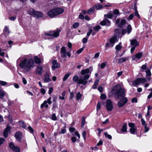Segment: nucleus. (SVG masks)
<instances>
[{
    "label": "nucleus",
    "mask_w": 152,
    "mask_h": 152,
    "mask_svg": "<svg viewBox=\"0 0 152 152\" xmlns=\"http://www.w3.org/2000/svg\"><path fill=\"white\" fill-rule=\"evenodd\" d=\"M33 65L34 61L32 59L30 58L27 61V59L25 58L20 62L19 66L27 72L33 66Z\"/></svg>",
    "instance_id": "nucleus-1"
},
{
    "label": "nucleus",
    "mask_w": 152,
    "mask_h": 152,
    "mask_svg": "<svg viewBox=\"0 0 152 152\" xmlns=\"http://www.w3.org/2000/svg\"><path fill=\"white\" fill-rule=\"evenodd\" d=\"M112 91L115 92L114 94V96L115 97H117L118 99L124 97L125 96L124 89L122 88L120 86H115L112 89Z\"/></svg>",
    "instance_id": "nucleus-2"
},
{
    "label": "nucleus",
    "mask_w": 152,
    "mask_h": 152,
    "mask_svg": "<svg viewBox=\"0 0 152 152\" xmlns=\"http://www.w3.org/2000/svg\"><path fill=\"white\" fill-rule=\"evenodd\" d=\"M90 75H86L84 77H80L79 79L78 76L76 75L73 77V80L74 82H77V83L79 84L86 85L88 82L87 80L90 77Z\"/></svg>",
    "instance_id": "nucleus-3"
},
{
    "label": "nucleus",
    "mask_w": 152,
    "mask_h": 152,
    "mask_svg": "<svg viewBox=\"0 0 152 152\" xmlns=\"http://www.w3.org/2000/svg\"><path fill=\"white\" fill-rule=\"evenodd\" d=\"M64 12L63 9L60 8H56L50 10L48 13V15L51 18H53L55 16L62 13Z\"/></svg>",
    "instance_id": "nucleus-4"
},
{
    "label": "nucleus",
    "mask_w": 152,
    "mask_h": 152,
    "mask_svg": "<svg viewBox=\"0 0 152 152\" xmlns=\"http://www.w3.org/2000/svg\"><path fill=\"white\" fill-rule=\"evenodd\" d=\"M29 15L37 18L42 17L43 16L42 13L39 12L35 11L33 9H30L29 10Z\"/></svg>",
    "instance_id": "nucleus-5"
},
{
    "label": "nucleus",
    "mask_w": 152,
    "mask_h": 152,
    "mask_svg": "<svg viewBox=\"0 0 152 152\" xmlns=\"http://www.w3.org/2000/svg\"><path fill=\"white\" fill-rule=\"evenodd\" d=\"M147 80L145 78H138L135 81H132V84L134 86H136L140 84H143L147 82Z\"/></svg>",
    "instance_id": "nucleus-6"
},
{
    "label": "nucleus",
    "mask_w": 152,
    "mask_h": 152,
    "mask_svg": "<svg viewBox=\"0 0 152 152\" xmlns=\"http://www.w3.org/2000/svg\"><path fill=\"white\" fill-rule=\"evenodd\" d=\"M61 30L59 29H57L56 31L50 32L49 33H46L45 34L46 36H49L53 37H56L59 35V33Z\"/></svg>",
    "instance_id": "nucleus-7"
},
{
    "label": "nucleus",
    "mask_w": 152,
    "mask_h": 152,
    "mask_svg": "<svg viewBox=\"0 0 152 152\" xmlns=\"http://www.w3.org/2000/svg\"><path fill=\"white\" fill-rule=\"evenodd\" d=\"M60 53L61 57L63 58L66 57L67 55L69 57L71 56L70 52H66V48L64 47H62L61 48Z\"/></svg>",
    "instance_id": "nucleus-8"
},
{
    "label": "nucleus",
    "mask_w": 152,
    "mask_h": 152,
    "mask_svg": "<svg viewBox=\"0 0 152 152\" xmlns=\"http://www.w3.org/2000/svg\"><path fill=\"white\" fill-rule=\"evenodd\" d=\"M106 108L108 111H111L113 109L112 102L110 99H108L106 101Z\"/></svg>",
    "instance_id": "nucleus-9"
},
{
    "label": "nucleus",
    "mask_w": 152,
    "mask_h": 152,
    "mask_svg": "<svg viewBox=\"0 0 152 152\" xmlns=\"http://www.w3.org/2000/svg\"><path fill=\"white\" fill-rule=\"evenodd\" d=\"M93 70V69L92 67H90L89 68H87L84 69H82L80 72L81 75H84L86 74H88L90 73L91 74Z\"/></svg>",
    "instance_id": "nucleus-10"
},
{
    "label": "nucleus",
    "mask_w": 152,
    "mask_h": 152,
    "mask_svg": "<svg viewBox=\"0 0 152 152\" xmlns=\"http://www.w3.org/2000/svg\"><path fill=\"white\" fill-rule=\"evenodd\" d=\"M128 100L126 98H124L120 101L118 103V105L119 107H123L127 102Z\"/></svg>",
    "instance_id": "nucleus-11"
},
{
    "label": "nucleus",
    "mask_w": 152,
    "mask_h": 152,
    "mask_svg": "<svg viewBox=\"0 0 152 152\" xmlns=\"http://www.w3.org/2000/svg\"><path fill=\"white\" fill-rule=\"evenodd\" d=\"M110 21L107 18H104V20L100 23V24L102 26H109L110 25Z\"/></svg>",
    "instance_id": "nucleus-12"
},
{
    "label": "nucleus",
    "mask_w": 152,
    "mask_h": 152,
    "mask_svg": "<svg viewBox=\"0 0 152 152\" xmlns=\"http://www.w3.org/2000/svg\"><path fill=\"white\" fill-rule=\"evenodd\" d=\"M52 63L53 64L52 68L53 70L54 71L56 68H59L60 67V64L57 62L56 60L52 61Z\"/></svg>",
    "instance_id": "nucleus-13"
},
{
    "label": "nucleus",
    "mask_w": 152,
    "mask_h": 152,
    "mask_svg": "<svg viewBox=\"0 0 152 152\" xmlns=\"http://www.w3.org/2000/svg\"><path fill=\"white\" fill-rule=\"evenodd\" d=\"M43 72V67L40 65L38 66L35 72L38 75H41Z\"/></svg>",
    "instance_id": "nucleus-14"
},
{
    "label": "nucleus",
    "mask_w": 152,
    "mask_h": 152,
    "mask_svg": "<svg viewBox=\"0 0 152 152\" xmlns=\"http://www.w3.org/2000/svg\"><path fill=\"white\" fill-rule=\"evenodd\" d=\"M130 44L131 45L133 46L134 47H137L139 45V44L137 41L135 39H133L130 40Z\"/></svg>",
    "instance_id": "nucleus-15"
},
{
    "label": "nucleus",
    "mask_w": 152,
    "mask_h": 152,
    "mask_svg": "<svg viewBox=\"0 0 152 152\" xmlns=\"http://www.w3.org/2000/svg\"><path fill=\"white\" fill-rule=\"evenodd\" d=\"M10 127L8 126H7L3 132L4 136V137H7L8 134L10 132Z\"/></svg>",
    "instance_id": "nucleus-16"
},
{
    "label": "nucleus",
    "mask_w": 152,
    "mask_h": 152,
    "mask_svg": "<svg viewBox=\"0 0 152 152\" xmlns=\"http://www.w3.org/2000/svg\"><path fill=\"white\" fill-rule=\"evenodd\" d=\"M118 38L116 36H113L110 39V42L111 44H113L112 46H113L114 44L118 41Z\"/></svg>",
    "instance_id": "nucleus-17"
},
{
    "label": "nucleus",
    "mask_w": 152,
    "mask_h": 152,
    "mask_svg": "<svg viewBox=\"0 0 152 152\" xmlns=\"http://www.w3.org/2000/svg\"><path fill=\"white\" fill-rule=\"evenodd\" d=\"M21 134L20 132H18L16 133L15 134V137L17 140L19 142H20L21 139Z\"/></svg>",
    "instance_id": "nucleus-18"
},
{
    "label": "nucleus",
    "mask_w": 152,
    "mask_h": 152,
    "mask_svg": "<svg viewBox=\"0 0 152 152\" xmlns=\"http://www.w3.org/2000/svg\"><path fill=\"white\" fill-rule=\"evenodd\" d=\"M51 80L50 78V77L49 74L47 73L45 75L44 81V82H48L50 81Z\"/></svg>",
    "instance_id": "nucleus-19"
},
{
    "label": "nucleus",
    "mask_w": 152,
    "mask_h": 152,
    "mask_svg": "<svg viewBox=\"0 0 152 152\" xmlns=\"http://www.w3.org/2000/svg\"><path fill=\"white\" fill-rule=\"evenodd\" d=\"M99 81V79H96L95 81L94 82V84L92 86V88L94 89H96V88L98 85Z\"/></svg>",
    "instance_id": "nucleus-20"
},
{
    "label": "nucleus",
    "mask_w": 152,
    "mask_h": 152,
    "mask_svg": "<svg viewBox=\"0 0 152 152\" xmlns=\"http://www.w3.org/2000/svg\"><path fill=\"white\" fill-rule=\"evenodd\" d=\"M128 59L129 58L128 57L122 58L118 60V62L119 64L125 61L126 60Z\"/></svg>",
    "instance_id": "nucleus-21"
},
{
    "label": "nucleus",
    "mask_w": 152,
    "mask_h": 152,
    "mask_svg": "<svg viewBox=\"0 0 152 152\" xmlns=\"http://www.w3.org/2000/svg\"><path fill=\"white\" fill-rule=\"evenodd\" d=\"M46 100H45L41 104L40 107L41 108H43L45 107L46 108H48V105L47 104Z\"/></svg>",
    "instance_id": "nucleus-22"
},
{
    "label": "nucleus",
    "mask_w": 152,
    "mask_h": 152,
    "mask_svg": "<svg viewBox=\"0 0 152 152\" xmlns=\"http://www.w3.org/2000/svg\"><path fill=\"white\" fill-rule=\"evenodd\" d=\"M34 60L35 63L37 64H39L41 63V60L40 58L37 56H35L34 58Z\"/></svg>",
    "instance_id": "nucleus-23"
},
{
    "label": "nucleus",
    "mask_w": 152,
    "mask_h": 152,
    "mask_svg": "<svg viewBox=\"0 0 152 152\" xmlns=\"http://www.w3.org/2000/svg\"><path fill=\"white\" fill-rule=\"evenodd\" d=\"M6 94V93L4 91L2 90H0V98L3 99Z\"/></svg>",
    "instance_id": "nucleus-24"
},
{
    "label": "nucleus",
    "mask_w": 152,
    "mask_h": 152,
    "mask_svg": "<svg viewBox=\"0 0 152 152\" xmlns=\"http://www.w3.org/2000/svg\"><path fill=\"white\" fill-rule=\"evenodd\" d=\"M94 11V7L90 8L87 12V13L90 15H91L93 14Z\"/></svg>",
    "instance_id": "nucleus-25"
},
{
    "label": "nucleus",
    "mask_w": 152,
    "mask_h": 152,
    "mask_svg": "<svg viewBox=\"0 0 152 152\" xmlns=\"http://www.w3.org/2000/svg\"><path fill=\"white\" fill-rule=\"evenodd\" d=\"M126 30L128 34H130L132 30V28L131 26L130 25H128Z\"/></svg>",
    "instance_id": "nucleus-26"
},
{
    "label": "nucleus",
    "mask_w": 152,
    "mask_h": 152,
    "mask_svg": "<svg viewBox=\"0 0 152 152\" xmlns=\"http://www.w3.org/2000/svg\"><path fill=\"white\" fill-rule=\"evenodd\" d=\"M104 18H108L109 19H111L113 17V15L112 13H108L106 14H105L104 15Z\"/></svg>",
    "instance_id": "nucleus-27"
},
{
    "label": "nucleus",
    "mask_w": 152,
    "mask_h": 152,
    "mask_svg": "<svg viewBox=\"0 0 152 152\" xmlns=\"http://www.w3.org/2000/svg\"><path fill=\"white\" fill-rule=\"evenodd\" d=\"M142 56V53H139L135 55V57L136 58L140 59Z\"/></svg>",
    "instance_id": "nucleus-28"
},
{
    "label": "nucleus",
    "mask_w": 152,
    "mask_h": 152,
    "mask_svg": "<svg viewBox=\"0 0 152 152\" xmlns=\"http://www.w3.org/2000/svg\"><path fill=\"white\" fill-rule=\"evenodd\" d=\"M4 32L6 33L9 34L10 33V31L9 29V27L7 26H5L4 28Z\"/></svg>",
    "instance_id": "nucleus-29"
},
{
    "label": "nucleus",
    "mask_w": 152,
    "mask_h": 152,
    "mask_svg": "<svg viewBox=\"0 0 152 152\" xmlns=\"http://www.w3.org/2000/svg\"><path fill=\"white\" fill-rule=\"evenodd\" d=\"M126 23V20L125 19H123L121 21L120 23L118 24V26L119 27L122 26L124 25Z\"/></svg>",
    "instance_id": "nucleus-30"
},
{
    "label": "nucleus",
    "mask_w": 152,
    "mask_h": 152,
    "mask_svg": "<svg viewBox=\"0 0 152 152\" xmlns=\"http://www.w3.org/2000/svg\"><path fill=\"white\" fill-rule=\"evenodd\" d=\"M121 131L123 132H127V125L126 124H124L121 129Z\"/></svg>",
    "instance_id": "nucleus-31"
},
{
    "label": "nucleus",
    "mask_w": 152,
    "mask_h": 152,
    "mask_svg": "<svg viewBox=\"0 0 152 152\" xmlns=\"http://www.w3.org/2000/svg\"><path fill=\"white\" fill-rule=\"evenodd\" d=\"M66 127H64L61 129V131L60 132H59V134H64L66 132Z\"/></svg>",
    "instance_id": "nucleus-32"
},
{
    "label": "nucleus",
    "mask_w": 152,
    "mask_h": 152,
    "mask_svg": "<svg viewBox=\"0 0 152 152\" xmlns=\"http://www.w3.org/2000/svg\"><path fill=\"white\" fill-rule=\"evenodd\" d=\"M146 76L147 77H150L151 75L150 70L149 69H147L145 71Z\"/></svg>",
    "instance_id": "nucleus-33"
},
{
    "label": "nucleus",
    "mask_w": 152,
    "mask_h": 152,
    "mask_svg": "<svg viewBox=\"0 0 152 152\" xmlns=\"http://www.w3.org/2000/svg\"><path fill=\"white\" fill-rule=\"evenodd\" d=\"M94 7L96 10H99L102 9L103 8V6L100 4H97L95 5L94 6Z\"/></svg>",
    "instance_id": "nucleus-34"
},
{
    "label": "nucleus",
    "mask_w": 152,
    "mask_h": 152,
    "mask_svg": "<svg viewBox=\"0 0 152 152\" xmlns=\"http://www.w3.org/2000/svg\"><path fill=\"white\" fill-rule=\"evenodd\" d=\"M130 132L131 134H134L136 132V129L134 127H132L130 129Z\"/></svg>",
    "instance_id": "nucleus-35"
},
{
    "label": "nucleus",
    "mask_w": 152,
    "mask_h": 152,
    "mask_svg": "<svg viewBox=\"0 0 152 152\" xmlns=\"http://www.w3.org/2000/svg\"><path fill=\"white\" fill-rule=\"evenodd\" d=\"M82 95L80 92H78L76 96V98L77 100H79L81 98Z\"/></svg>",
    "instance_id": "nucleus-36"
},
{
    "label": "nucleus",
    "mask_w": 152,
    "mask_h": 152,
    "mask_svg": "<svg viewBox=\"0 0 152 152\" xmlns=\"http://www.w3.org/2000/svg\"><path fill=\"white\" fill-rule=\"evenodd\" d=\"M147 67L146 64H145L142 65L140 68L141 72H144V70L146 69Z\"/></svg>",
    "instance_id": "nucleus-37"
},
{
    "label": "nucleus",
    "mask_w": 152,
    "mask_h": 152,
    "mask_svg": "<svg viewBox=\"0 0 152 152\" xmlns=\"http://www.w3.org/2000/svg\"><path fill=\"white\" fill-rule=\"evenodd\" d=\"M13 150L15 152H20V148L17 146H15Z\"/></svg>",
    "instance_id": "nucleus-38"
},
{
    "label": "nucleus",
    "mask_w": 152,
    "mask_h": 152,
    "mask_svg": "<svg viewBox=\"0 0 152 152\" xmlns=\"http://www.w3.org/2000/svg\"><path fill=\"white\" fill-rule=\"evenodd\" d=\"M101 28V26L99 25H97L94 28V31H97Z\"/></svg>",
    "instance_id": "nucleus-39"
},
{
    "label": "nucleus",
    "mask_w": 152,
    "mask_h": 152,
    "mask_svg": "<svg viewBox=\"0 0 152 152\" xmlns=\"http://www.w3.org/2000/svg\"><path fill=\"white\" fill-rule=\"evenodd\" d=\"M70 74L69 73L66 74L64 76L63 78V81H65L67 79L68 77L69 76Z\"/></svg>",
    "instance_id": "nucleus-40"
},
{
    "label": "nucleus",
    "mask_w": 152,
    "mask_h": 152,
    "mask_svg": "<svg viewBox=\"0 0 152 152\" xmlns=\"http://www.w3.org/2000/svg\"><path fill=\"white\" fill-rule=\"evenodd\" d=\"M20 123V125L23 128L25 129L26 127V126L24 122L23 121H20L19 122Z\"/></svg>",
    "instance_id": "nucleus-41"
},
{
    "label": "nucleus",
    "mask_w": 152,
    "mask_h": 152,
    "mask_svg": "<svg viewBox=\"0 0 152 152\" xmlns=\"http://www.w3.org/2000/svg\"><path fill=\"white\" fill-rule=\"evenodd\" d=\"M85 123V118L84 117H83L82 118L81 126L83 127Z\"/></svg>",
    "instance_id": "nucleus-42"
},
{
    "label": "nucleus",
    "mask_w": 152,
    "mask_h": 152,
    "mask_svg": "<svg viewBox=\"0 0 152 152\" xmlns=\"http://www.w3.org/2000/svg\"><path fill=\"white\" fill-rule=\"evenodd\" d=\"M101 103L99 102L97 104L96 106V110L98 111L101 108Z\"/></svg>",
    "instance_id": "nucleus-43"
},
{
    "label": "nucleus",
    "mask_w": 152,
    "mask_h": 152,
    "mask_svg": "<svg viewBox=\"0 0 152 152\" xmlns=\"http://www.w3.org/2000/svg\"><path fill=\"white\" fill-rule=\"evenodd\" d=\"M51 119L55 121L57 120V118L56 114L55 113H53L52 114L51 117Z\"/></svg>",
    "instance_id": "nucleus-44"
},
{
    "label": "nucleus",
    "mask_w": 152,
    "mask_h": 152,
    "mask_svg": "<svg viewBox=\"0 0 152 152\" xmlns=\"http://www.w3.org/2000/svg\"><path fill=\"white\" fill-rule=\"evenodd\" d=\"M82 135L83 138L84 140H85L86 139V131H84L82 133Z\"/></svg>",
    "instance_id": "nucleus-45"
},
{
    "label": "nucleus",
    "mask_w": 152,
    "mask_h": 152,
    "mask_svg": "<svg viewBox=\"0 0 152 152\" xmlns=\"http://www.w3.org/2000/svg\"><path fill=\"white\" fill-rule=\"evenodd\" d=\"M9 147L10 148L12 149V150L15 147V146L14 145V144L12 142H10L9 143Z\"/></svg>",
    "instance_id": "nucleus-46"
},
{
    "label": "nucleus",
    "mask_w": 152,
    "mask_h": 152,
    "mask_svg": "<svg viewBox=\"0 0 152 152\" xmlns=\"http://www.w3.org/2000/svg\"><path fill=\"white\" fill-rule=\"evenodd\" d=\"M104 134L105 137H107L108 138L110 139H111L112 138V136L111 135L108 134L107 133L104 132Z\"/></svg>",
    "instance_id": "nucleus-47"
},
{
    "label": "nucleus",
    "mask_w": 152,
    "mask_h": 152,
    "mask_svg": "<svg viewBox=\"0 0 152 152\" xmlns=\"http://www.w3.org/2000/svg\"><path fill=\"white\" fill-rule=\"evenodd\" d=\"M92 32V30L91 29H90L88 32L87 33L86 37L88 38L89 37L90 35L91 34Z\"/></svg>",
    "instance_id": "nucleus-48"
},
{
    "label": "nucleus",
    "mask_w": 152,
    "mask_h": 152,
    "mask_svg": "<svg viewBox=\"0 0 152 152\" xmlns=\"http://www.w3.org/2000/svg\"><path fill=\"white\" fill-rule=\"evenodd\" d=\"M121 43H120L119 45H117L115 47V49L117 50H120L121 48V47L120 45Z\"/></svg>",
    "instance_id": "nucleus-49"
},
{
    "label": "nucleus",
    "mask_w": 152,
    "mask_h": 152,
    "mask_svg": "<svg viewBox=\"0 0 152 152\" xmlns=\"http://www.w3.org/2000/svg\"><path fill=\"white\" fill-rule=\"evenodd\" d=\"M100 98L102 99H105L106 98V95L104 94H102L101 95Z\"/></svg>",
    "instance_id": "nucleus-50"
},
{
    "label": "nucleus",
    "mask_w": 152,
    "mask_h": 152,
    "mask_svg": "<svg viewBox=\"0 0 152 152\" xmlns=\"http://www.w3.org/2000/svg\"><path fill=\"white\" fill-rule=\"evenodd\" d=\"M28 129L29 131L31 133H33L34 132V129L30 126H29L28 127Z\"/></svg>",
    "instance_id": "nucleus-51"
},
{
    "label": "nucleus",
    "mask_w": 152,
    "mask_h": 152,
    "mask_svg": "<svg viewBox=\"0 0 152 152\" xmlns=\"http://www.w3.org/2000/svg\"><path fill=\"white\" fill-rule=\"evenodd\" d=\"M79 25V23H75L73 25V27L75 28H77Z\"/></svg>",
    "instance_id": "nucleus-52"
},
{
    "label": "nucleus",
    "mask_w": 152,
    "mask_h": 152,
    "mask_svg": "<svg viewBox=\"0 0 152 152\" xmlns=\"http://www.w3.org/2000/svg\"><path fill=\"white\" fill-rule=\"evenodd\" d=\"M114 13L116 15H119V11L118 10H115L113 11Z\"/></svg>",
    "instance_id": "nucleus-53"
},
{
    "label": "nucleus",
    "mask_w": 152,
    "mask_h": 152,
    "mask_svg": "<svg viewBox=\"0 0 152 152\" xmlns=\"http://www.w3.org/2000/svg\"><path fill=\"white\" fill-rule=\"evenodd\" d=\"M0 84L2 86H4L7 84V83L5 81H0Z\"/></svg>",
    "instance_id": "nucleus-54"
},
{
    "label": "nucleus",
    "mask_w": 152,
    "mask_h": 152,
    "mask_svg": "<svg viewBox=\"0 0 152 152\" xmlns=\"http://www.w3.org/2000/svg\"><path fill=\"white\" fill-rule=\"evenodd\" d=\"M84 48H80L79 50H78L77 51V53L78 54H79L81 53L82 52V51L83 50Z\"/></svg>",
    "instance_id": "nucleus-55"
},
{
    "label": "nucleus",
    "mask_w": 152,
    "mask_h": 152,
    "mask_svg": "<svg viewBox=\"0 0 152 152\" xmlns=\"http://www.w3.org/2000/svg\"><path fill=\"white\" fill-rule=\"evenodd\" d=\"M137 100L136 98L134 97L132 99V103L135 102L136 103H137Z\"/></svg>",
    "instance_id": "nucleus-56"
},
{
    "label": "nucleus",
    "mask_w": 152,
    "mask_h": 152,
    "mask_svg": "<svg viewBox=\"0 0 152 152\" xmlns=\"http://www.w3.org/2000/svg\"><path fill=\"white\" fill-rule=\"evenodd\" d=\"M141 121L142 124V125H144L145 126V125H147L146 124L145 121L144 120V119L143 118L141 119Z\"/></svg>",
    "instance_id": "nucleus-57"
},
{
    "label": "nucleus",
    "mask_w": 152,
    "mask_h": 152,
    "mask_svg": "<svg viewBox=\"0 0 152 152\" xmlns=\"http://www.w3.org/2000/svg\"><path fill=\"white\" fill-rule=\"evenodd\" d=\"M88 38L87 37H86V38H83L82 40L83 43H86L87 41Z\"/></svg>",
    "instance_id": "nucleus-58"
},
{
    "label": "nucleus",
    "mask_w": 152,
    "mask_h": 152,
    "mask_svg": "<svg viewBox=\"0 0 152 152\" xmlns=\"http://www.w3.org/2000/svg\"><path fill=\"white\" fill-rule=\"evenodd\" d=\"M51 99V97H50L48 98V99H47V103H48L49 104H51L52 103Z\"/></svg>",
    "instance_id": "nucleus-59"
},
{
    "label": "nucleus",
    "mask_w": 152,
    "mask_h": 152,
    "mask_svg": "<svg viewBox=\"0 0 152 152\" xmlns=\"http://www.w3.org/2000/svg\"><path fill=\"white\" fill-rule=\"evenodd\" d=\"M129 126L131 128H132V127H134L135 124L133 123H130L129 124Z\"/></svg>",
    "instance_id": "nucleus-60"
},
{
    "label": "nucleus",
    "mask_w": 152,
    "mask_h": 152,
    "mask_svg": "<svg viewBox=\"0 0 152 152\" xmlns=\"http://www.w3.org/2000/svg\"><path fill=\"white\" fill-rule=\"evenodd\" d=\"M98 89L100 92H102L103 88L102 86H99L98 88Z\"/></svg>",
    "instance_id": "nucleus-61"
},
{
    "label": "nucleus",
    "mask_w": 152,
    "mask_h": 152,
    "mask_svg": "<svg viewBox=\"0 0 152 152\" xmlns=\"http://www.w3.org/2000/svg\"><path fill=\"white\" fill-rule=\"evenodd\" d=\"M126 33H127V31L126 29H123L121 31V34L122 35L125 34Z\"/></svg>",
    "instance_id": "nucleus-62"
},
{
    "label": "nucleus",
    "mask_w": 152,
    "mask_h": 152,
    "mask_svg": "<svg viewBox=\"0 0 152 152\" xmlns=\"http://www.w3.org/2000/svg\"><path fill=\"white\" fill-rule=\"evenodd\" d=\"M5 140L2 138H0V145H1L4 141Z\"/></svg>",
    "instance_id": "nucleus-63"
},
{
    "label": "nucleus",
    "mask_w": 152,
    "mask_h": 152,
    "mask_svg": "<svg viewBox=\"0 0 152 152\" xmlns=\"http://www.w3.org/2000/svg\"><path fill=\"white\" fill-rule=\"evenodd\" d=\"M106 66V64L105 63H102L100 66V68L101 69H102L104 68Z\"/></svg>",
    "instance_id": "nucleus-64"
}]
</instances>
